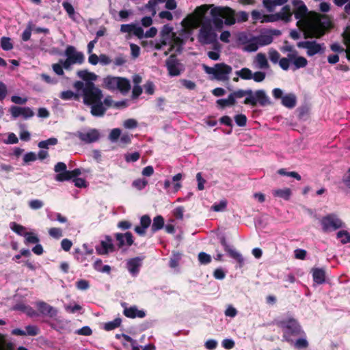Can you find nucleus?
<instances>
[{
	"label": "nucleus",
	"instance_id": "nucleus-58",
	"mask_svg": "<svg viewBox=\"0 0 350 350\" xmlns=\"http://www.w3.org/2000/svg\"><path fill=\"white\" fill-rule=\"evenodd\" d=\"M291 59L287 56V57H282L280 59L278 63L280 68L284 70H288L290 66V62Z\"/></svg>",
	"mask_w": 350,
	"mask_h": 350
},
{
	"label": "nucleus",
	"instance_id": "nucleus-43",
	"mask_svg": "<svg viewBox=\"0 0 350 350\" xmlns=\"http://www.w3.org/2000/svg\"><path fill=\"white\" fill-rule=\"evenodd\" d=\"M260 44H258V40H254V37H252L247 42L246 45V49L248 51L254 52L256 51L258 49V46Z\"/></svg>",
	"mask_w": 350,
	"mask_h": 350
},
{
	"label": "nucleus",
	"instance_id": "nucleus-52",
	"mask_svg": "<svg viewBox=\"0 0 350 350\" xmlns=\"http://www.w3.org/2000/svg\"><path fill=\"white\" fill-rule=\"evenodd\" d=\"M269 57L273 64H276L280 59V54L275 49H271L269 51Z\"/></svg>",
	"mask_w": 350,
	"mask_h": 350
},
{
	"label": "nucleus",
	"instance_id": "nucleus-4",
	"mask_svg": "<svg viewBox=\"0 0 350 350\" xmlns=\"http://www.w3.org/2000/svg\"><path fill=\"white\" fill-rule=\"evenodd\" d=\"M332 23L327 16L317 20L314 23L310 25L308 29L304 33V38H320L331 27Z\"/></svg>",
	"mask_w": 350,
	"mask_h": 350
},
{
	"label": "nucleus",
	"instance_id": "nucleus-63",
	"mask_svg": "<svg viewBox=\"0 0 350 350\" xmlns=\"http://www.w3.org/2000/svg\"><path fill=\"white\" fill-rule=\"evenodd\" d=\"M37 159V155L33 152H29L25 154L23 157V161L25 163H29L31 161H35Z\"/></svg>",
	"mask_w": 350,
	"mask_h": 350
},
{
	"label": "nucleus",
	"instance_id": "nucleus-23",
	"mask_svg": "<svg viewBox=\"0 0 350 350\" xmlns=\"http://www.w3.org/2000/svg\"><path fill=\"white\" fill-rule=\"evenodd\" d=\"M297 3H300V5L294 10V16L296 19H301L307 15L308 9L301 0L293 1L294 5H297Z\"/></svg>",
	"mask_w": 350,
	"mask_h": 350
},
{
	"label": "nucleus",
	"instance_id": "nucleus-34",
	"mask_svg": "<svg viewBox=\"0 0 350 350\" xmlns=\"http://www.w3.org/2000/svg\"><path fill=\"white\" fill-rule=\"evenodd\" d=\"M59 98L64 100H79V96L78 94H76L71 90H66L60 93Z\"/></svg>",
	"mask_w": 350,
	"mask_h": 350
},
{
	"label": "nucleus",
	"instance_id": "nucleus-49",
	"mask_svg": "<svg viewBox=\"0 0 350 350\" xmlns=\"http://www.w3.org/2000/svg\"><path fill=\"white\" fill-rule=\"evenodd\" d=\"M62 6H63L64 9L65 10V11L67 12L69 17L72 18L73 16L75 15V9H74L73 6L72 5V4L68 1H64L62 3Z\"/></svg>",
	"mask_w": 350,
	"mask_h": 350
},
{
	"label": "nucleus",
	"instance_id": "nucleus-11",
	"mask_svg": "<svg viewBox=\"0 0 350 350\" xmlns=\"http://www.w3.org/2000/svg\"><path fill=\"white\" fill-rule=\"evenodd\" d=\"M165 66L170 77H176L180 75L181 69L180 66H181L182 64L180 63L175 54H172L165 60Z\"/></svg>",
	"mask_w": 350,
	"mask_h": 350
},
{
	"label": "nucleus",
	"instance_id": "nucleus-62",
	"mask_svg": "<svg viewBox=\"0 0 350 350\" xmlns=\"http://www.w3.org/2000/svg\"><path fill=\"white\" fill-rule=\"evenodd\" d=\"M26 329V335L34 336L38 334L39 330L36 326L34 325H27L25 327Z\"/></svg>",
	"mask_w": 350,
	"mask_h": 350
},
{
	"label": "nucleus",
	"instance_id": "nucleus-51",
	"mask_svg": "<svg viewBox=\"0 0 350 350\" xmlns=\"http://www.w3.org/2000/svg\"><path fill=\"white\" fill-rule=\"evenodd\" d=\"M198 260L201 264L206 265L211 262V257L205 252H200L198 254Z\"/></svg>",
	"mask_w": 350,
	"mask_h": 350
},
{
	"label": "nucleus",
	"instance_id": "nucleus-30",
	"mask_svg": "<svg viewBox=\"0 0 350 350\" xmlns=\"http://www.w3.org/2000/svg\"><path fill=\"white\" fill-rule=\"evenodd\" d=\"M244 96H246L243 101V104L249 105L252 107L256 106V100L254 98V93L250 89L243 90Z\"/></svg>",
	"mask_w": 350,
	"mask_h": 350
},
{
	"label": "nucleus",
	"instance_id": "nucleus-53",
	"mask_svg": "<svg viewBox=\"0 0 350 350\" xmlns=\"http://www.w3.org/2000/svg\"><path fill=\"white\" fill-rule=\"evenodd\" d=\"M140 158V154L138 152L127 153L124 156L126 162H135Z\"/></svg>",
	"mask_w": 350,
	"mask_h": 350
},
{
	"label": "nucleus",
	"instance_id": "nucleus-18",
	"mask_svg": "<svg viewBox=\"0 0 350 350\" xmlns=\"http://www.w3.org/2000/svg\"><path fill=\"white\" fill-rule=\"evenodd\" d=\"M36 306L39 312L43 315L54 317L57 314V310L55 308L44 301L38 302Z\"/></svg>",
	"mask_w": 350,
	"mask_h": 350
},
{
	"label": "nucleus",
	"instance_id": "nucleus-36",
	"mask_svg": "<svg viewBox=\"0 0 350 350\" xmlns=\"http://www.w3.org/2000/svg\"><path fill=\"white\" fill-rule=\"evenodd\" d=\"M277 14H280V16H281L280 17V20H283L285 21L286 22H288L291 20V17L292 15L291 12L290 6L288 5H284L282 8V11Z\"/></svg>",
	"mask_w": 350,
	"mask_h": 350
},
{
	"label": "nucleus",
	"instance_id": "nucleus-47",
	"mask_svg": "<svg viewBox=\"0 0 350 350\" xmlns=\"http://www.w3.org/2000/svg\"><path fill=\"white\" fill-rule=\"evenodd\" d=\"M147 185L148 181L144 178L136 179L132 183V185L138 190H142L144 189Z\"/></svg>",
	"mask_w": 350,
	"mask_h": 350
},
{
	"label": "nucleus",
	"instance_id": "nucleus-60",
	"mask_svg": "<svg viewBox=\"0 0 350 350\" xmlns=\"http://www.w3.org/2000/svg\"><path fill=\"white\" fill-rule=\"evenodd\" d=\"M151 224V219L148 215H144L140 218V226L147 229Z\"/></svg>",
	"mask_w": 350,
	"mask_h": 350
},
{
	"label": "nucleus",
	"instance_id": "nucleus-19",
	"mask_svg": "<svg viewBox=\"0 0 350 350\" xmlns=\"http://www.w3.org/2000/svg\"><path fill=\"white\" fill-rule=\"evenodd\" d=\"M81 174L79 168H75L73 170H66L60 172L55 176V180L59 182H64L76 178Z\"/></svg>",
	"mask_w": 350,
	"mask_h": 350
},
{
	"label": "nucleus",
	"instance_id": "nucleus-39",
	"mask_svg": "<svg viewBox=\"0 0 350 350\" xmlns=\"http://www.w3.org/2000/svg\"><path fill=\"white\" fill-rule=\"evenodd\" d=\"M122 320L120 318H116L112 321L107 322L105 324L104 328L106 331L113 330L120 326Z\"/></svg>",
	"mask_w": 350,
	"mask_h": 350
},
{
	"label": "nucleus",
	"instance_id": "nucleus-31",
	"mask_svg": "<svg viewBox=\"0 0 350 350\" xmlns=\"http://www.w3.org/2000/svg\"><path fill=\"white\" fill-rule=\"evenodd\" d=\"M216 103H217V106H219L220 108L224 109L226 107L235 105V104L237 103V101H236V100H234L233 97L229 94L228 98L226 99L221 98V99L217 100Z\"/></svg>",
	"mask_w": 350,
	"mask_h": 350
},
{
	"label": "nucleus",
	"instance_id": "nucleus-22",
	"mask_svg": "<svg viewBox=\"0 0 350 350\" xmlns=\"http://www.w3.org/2000/svg\"><path fill=\"white\" fill-rule=\"evenodd\" d=\"M123 314L128 318L135 319L144 318L146 316V313L144 310H139L136 306H131L130 308H125Z\"/></svg>",
	"mask_w": 350,
	"mask_h": 350
},
{
	"label": "nucleus",
	"instance_id": "nucleus-50",
	"mask_svg": "<svg viewBox=\"0 0 350 350\" xmlns=\"http://www.w3.org/2000/svg\"><path fill=\"white\" fill-rule=\"evenodd\" d=\"M236 124L239 126H245L247 124V117L244 114H238L234 116Z\"/></svg>",
	"mask_w": 350,
	"mask_h": 350
},
{
	"label": "nucleus",
	"instance_id": "nucleus-13",
	"mask_svg": "<svg viewBox=\"0 0 350 350\" xmlns=\"http://www.w3.org/2000/svg\"><path fill=\"white\" fill-rule=\"evenodd\" d=\"M76 136L83 142L85 144H90L98 140L100 134L98 130L92 129L87 133L78 131Z\"/></svg>",
	"mask_w": 350,
	"mask_h": 350
},
{
	"label": "nucleus",
	"instance_id": "nucleus-3",
	"mask_svg": "<svg viewBox=\"0 0 350 350\" xmlns=\"http://www.w3.org/2000/svg\"><path fill=\"white\" fill-rule=\"evenodd\" d=\"M203 69L208 75H213V79L219 81L229 80V75L232 71V68L225 63H217L213 67L203 65Z\"/></svg>",
	"mask_w": 350,
	"mask_h": 350
},
{
	"label": "nucleus",
	"instance_id": "nucleus-16",
	"mask_svg": "<svg viewBox=\"0 0 350 350\" xmlns=\"http://www.w3.org/2000/svg\"><path fill=\"white\" fill-rule=\"evenodd\" d=\"M115 250V247L112 243V239L110 236L106 235L105 240L101 241L100 245L96 247V251L99 255H106L109 252H112Z\"/></svg>",
	"mask_w": 350,
	"mask_h": 350
},
{
	"label": "nucleus",
	"instance_id": "nucleus-15",
	"mask_svg": "<svg viewBox=\"0 0 350 350\" xmlns=\"http://www.w3.org/2000/svg\"><path fill=\"white\" fill-rule=\"evenodd\" d=\"M10 112L12 116L14 118L21 116L24 118L27 119L34 116L33 110L28 107H21L14 105L10 107Z\"/></svg>",
	"mask_w": 350,
	"mask_h": 350
},
{
	"label": "nucleus",
	"instance_id": "nucleus-8",
	"mask_svg": "<svg viewBox=\"0 0 350 350\" xmlns=\"http://www.w3.org/2000/svg\"><path fill=\"white\" fill-rule=\"evenodd\" d=\"M322 230L325 232L338 230L343 226V222L334 214H329L321 220Z\"/></svg>",
	"mask_w": 350,
	"mask_h": 350
},
{
	"label": "nucleus",
	"instance_id": "nucleus-41",
	"mask_svg": "<svg viewBox=\"0 0 350 350\" xmlns=\"http://www.w3.org/2000/svg\"><path fill=\"white\" fill-rule=\"evenodd\" d=\"M52 68H53V72L56 75H59V76L64 75V59H59L58 63L53 64L52 65Z\"/></svg>",
	"mask_w": 350,
	"mask_h": 350
},
{
	"label": "nucleus",
	"instance_id": "nucleus-44",
	"mask_svg": "<svg viewBox=\"0 0 350 350\" xmlns=\"http://www.w3.org/2000/svg\"><path fill=\"white\" fill-rule=\"evenodd\" d=\"M31 31H32V24L31 23H29L27 25V27L23 32L21 35V39L24 42H27L30 40L31 36Z\"/></svg>",
	"mask_w": 350,
	"mask_h": 350
},
{
	"label": "nucleus",
	"instance_id": "nucleus-27",
	"mask_svg": "<svg viewBox=\"0 0 350 350\" xmlns=\"http://www.w3.org/2000/svg\"><path fill=\"white\" fill-rule=\"evenodd\" d=\"M77 75L79 78L82 79L85 83L92 82L95 81L97 76L94 72H90L87 70H81L77 72Z\"/></svg>",
	"mask_w": 350,
	"mask_h": 350
},
{
	"label": "nucleus",
	"instance_id": "nucleus-35",
	"mask_svg": "<svg viewBox=\"0 0 350 350\" xmlns=\"http://www.w3.org/2000/svg\"><path fill=\"white\" fill-rule=\"evenodd\" d=\"M235 74L241 79L244 80H250L252 79L253 73L248 68H243L235 72Z\"/></svg>",
	"mask_w": 350,
	"mask_h": 350
},
{
	"label": "nucleus",
	"instance_id": "nucleus-29",
	"mask_svg": "<svg viewBox=\"0 0 350 350\" xmlns=\"http://www.w3.org/2000/svg\"><path fill=\"white\" fill-rule=\"evenodd\" d=\"M164 228V219L161 215H157L153 219V223L151 226V232L155 233L156 232Z\"/></svg>",
	"mask_w": 350,
	"mask_h": 350
},
{
	"label": "nucleus",
	"instance_id": "nucleus-7",
	"mask_svg": "<svg viewBox=\"0 0 350 350\" xmlns=\"http://www.w3.org/2000/svg\"><path fill=\"white\" fill-rule=\"evenodd\" d=\"M198 38L201 43L206 44L216 41L217 34L213 30L210 19L205 20L202 23Z\"/></svg>",
	"mask_w": 350,
	"mask_h": 350
},
{
	"label": "nucleus",
	"instance_id": "nucleus-46",
	"mask_svg": "<svg viewBox=\"0 0 350 350\" xmlns=\"http://www.w3.org/2000/svg\"><path fill=\"white\" fill-rule=\"evenodd\" d=\"M337 238L342 239L341 243L342 244L350 243V234L346 230H340L337 232Z\"/></svg>",
	"mask_w": 350,
	"mask_h": 350
},
{
	"label": "nucleus",
	"instance_id": "nucleus-48",
	"mask_svg": "<svg viewBox=\"0 0 350 350\" xmlns=\"http://www.w3.org/2000/svg\"><path fill=\"white\" fill-rule=\"evenodd\" d=\"M296 349H306L309 346V343L306 338H298L294 344Z\"/></svg>",
	"mask_w": 350,
	"mask_h": 350
},
{
	"label": "nucleus",
	"instance_id": "nucleus-55",
	"mask_svg": "<svg viewBox=\"0 0 350 350\" xmlns=\"http://www.w3.org/2000/svg\"><path fill=\"white\" fill-rule=\"evenodd\" d=\"M280 14H278L277 13L274 14H268V15H264L263 18L262 20V23H270V22H275L278 20H280Z\"/></svg>",
	"mask_w": 350,
	"mask_h": 350
},
{
	"label": "nucleus",
	"instance_id": "nucleus-37",
	"mask_svg": "<svg viewBox=\"0 0 350 350\" xmlns=\"http://www.w3.org/2000/svg\"><path fill=\"white\" fill-rule=\"evenodd\" d=\"M24 237L25 238V243L26 245L29 244V243L35 244V243H38L40 241L38 237L36 234H35L34 233L31 232H26L24 234Z\"/></svg>",
	"mask_w": 350,
	"mask_h": 350
},
{
	"label": "nucleus",
	"instance_id": "nucleus-38",
	"mask_svg": "<svg viewBox=\"0 0 350 350\" xmlns=\"http://www.w3.org/2000/svg\"><path fill=\"white\" fill-rule=\"evenodd\" d=\"M273 195L275 196H278L288 200L291 195V191L288 188H286L284 189H278L274 191Z\"/></svg>",
	"mask_w": 350,
	"mask_h": 350
},
{
	"label": "nucleus",
	"instance_id": "nucleus-20",
	"mask_svg": "<svg viewBox=\"0 0 350 350\" xmlns=\"http://www.w3.org/2000/svg\"><path fill=\"white\" fill-rule=\"evenodd\" d=\"M288 57L291 59L294 68L293 70L304 68L308 64L306 58L302 56H297V51H295L294 53H288Z\"/></svg>",
	"mask_w": 350,
	"mask_h": 350
},
{
	"label": "nucleus",
	"instance_id": "nucleus-64",
	"mask_svg": "<svg viewBox=\"0 0 350 350\" xmlns=\"http://www.w3.org/2000/svg\"><path fill=\"white\" fill-rule=\"evenodd\" d=\"M344 44L348 46H350V29L349 27H346V30L342 33Z\"/></svg>",
	"mask_w": 350,
	"mask_h": 350
},
{
	"label": "nucleus",
	"instance_id": "nucleus-45",
	"mask_svg": "<svg viewBox=\"0 0 350 350\" xmlns=\"http://www.w3.org/2000/svg\"><path fill=\"white\" fill-rule=\"evenodd\" d=\"M11 229L17 234L21 236H24L25 228L20 224H16V222H12L10 224Z\"/></svg>",
	"mask_w": 350,
	"mask_h": 350
},
{
	"label": "nucleus",
	"instance_id": "nucleus-56",
	"mask_svg": "<svg viewBox=\"0 0 350 350\" xmlns=\"http://www.w3.org/2000/svg\"><path fill=\"white\" fill-rule=\"evenodd\" d=\"M49 234L51 237L57 239L63 236L62 230L59 228H50L49 230Z\"/></svg>",
	"mask_w": 350,
	"mask_h": 350
},
{
	"label": "nucleus",
	"instance_id": "nucleus-59",
	"mask_svg": "<svg viewBox=\"0 0 350 350\" xmlns=\"http://www.w3.org/2000/svg\"><path fill=\"white\" fill-rule=\"evenodd\" d=\"M44 206L42 201L36 199L29 202V206L33 210H38Z\"/></svg>",
	"mask_w": 350,
	"mask_h": 350
},
{
	"label": "nucleus",
	"instance_id": "nucleus-42",
	"mask_svg": "<svg viewBox=\"0 0 350 350\" xmlns=\"http://www.w3.org/2000/svg\"><path fill=\"white\" fill-rule=\"evenodd\" d=\"M1 46L4 51H10L13 49V44L11 39L8 37H2L1 38Z\"/></svg>",
	"mask_w": 350,
	"mask_h": 350
},
{
	"label": "nucleus",
	"instance_id": "nucleus-21",
	"mask_svg": "<svg viewBox=\"0 0 350 350\" xmlns=\"http://www.w3.org/2000/svg\"><path fill=\"white\" fill-rule=\"evenodd\" d=\"M254 98L256 100V105L258 103L260 106L265 107L271 105L272 103L263 90H258L254 92Z\"/></svg>",
	"mask_w": 350,
	"mask_h": 350
},
{
	"label": "nucleus",
	"instance_id": "nucleus-26",
	"mask_svg": "<svg viewBox=\"0 0 350 350\" xmlns=\"http://www.w3.org/2000/svg\"><path fill=\"white\" fill-rule=\"evenodd\" d=\"M297 103L296 96L293 94H288L282 97V104L289 109L295 107Z\"/></svg>",
	"mask_w": 350,
	"mask_h": 350
},
{
	"label": "nucleus",
	"instance_id": "nucleus-33",
	"mask_svg": "<svg viewBox=\"0 0 350 350\" xmlns=\"http://www.w3.org/2000/svg\"><path fill=\"white\" fill-rule=\"evenodd\" d=\"M173 27L170 26L169 25H165L162 27V29L160 32L161 38L163 39H166L167 41L170 40L171 35L174 37L176 36V33L173 31Z\"/></svg>",
	"mask_w": 350,
	"mask_h": 350
},
{
	"label": "nucleus",
	"instance_id": "nucleus-14",
	"mask_svg": "<svg viewBox=\"0 0 350 350\" xmlns=\"http://www.w3.org/2000/svg\"><path fill=\"white\" fill-rule=\"evenodd\" d=\"M118 241L117 246L119 249L122 248L124 245L131 246L134 243L133 236L131 232L125 233H116L114 234Z\"/></svg>",
	"mask_w": 350,
	"mask_h": 350
},
{
	"label": "nucleus",
	"instance_id": "nucleus-25",
	"mask_svg": "<svg viewBox=\"0 0 350 350\" xmlns=\"http://www.w3.org/2000/svg\"><path fill=\"white\" fill-rule=\"evenodd\" d=\"M90 105L92 106L91 113L94 116L100 117L104 116L106 112L107 109L103 106V103L101 100L98 103H92Z\"/></svg>",
	"mask_w": 350,
	"mask_h": 350
},
{
	"label": "nucleus",
	"instance_id": "nucleus-5",
	"mask_svg": "<svg viewBox=\"0 0 350 350\" xmlns=\"http://www.w3.org/2000/svg\"><path fill=\"white\" fill-rule=\"evenodd\" d=\"M83 96V102L87 105L100 101L103 96L102 91L93 82L85 83Z\"/></svg>",
	"mask_w": 350,
	"mask_h": 350
},
{
	"label": "nucleus",
	"instance_id": "nucleus-28",
	"mask_svg": "<svg viewBox=\"0 0 350 350\" xmlns=\"http://www.w3.org/2000/svg\"><path fill=\"white\" fill-rule=\"evenodd\" d=\"M254 40H258L260 46H266L270 44L273 42L271 34H269L267 31L261 33L258 36H254Z\"/></svg>",
	"mask_w": 350,
	"mask_h": 350
},
{
	"label": "nucleus",
	"instance_id": "nucleus-10",
	"mask_svg": "<svg viewBox=\"0 0 350 350\" xmlns=\"http://www.w3.org/2000/svg\"><path fill=\"white\" fill-rule=\"evenodd\" d=\"M212 16H219L225 19V24L232 25L236 23L234 18V11L230 8L223 9L215 8L211 10Z\"/></svg>",
	"mask_w": 350,
	"mask_h": 350
},
{
	"label": "nucleus",
	"instance_id": "nucleus-61",
	"mask_svg": "<svg viewBox=\"0 0 350 350\" xmlns=\"http://www.w3.org/2000/svg\"><path fill=\"white\" fill-rule=\"evenodd\" d=\"M76 287L81 291H85L90 288V282L85 280H79L76 282Z\"/></svg>",
	"mask_w": 350,
	"mask_h": 350
},
{
	"label": "nucleus",
	"instance_id": "nucleus-57",
	"mask_svg": "<svg viewBox=\"0 0 350 350\" xmlns=\"http://www.w3.org/2000/svg\"><path fill=\"white\" fill-rule=\"evenodd\" d=\"M227 206V202L226 200H221L219 203H215L211 206V209L215 212H219L224 211Z\"/></svg>",
	"mask_w": 350,
	"mask_h": 350
},
{
	"label": "nucleus",
	"instance_id": "nucleus-12",
	"mask_svg": "<svg viewBox=\"0 0 350 350\" xmlns=\"http://www.w3.org/2000/svg\"><path fill=\"white\" fill-rule=\"evenodd\" d=\"M220 243L224 247V250L229 254V256L239 263L240 267H242L244 265L243 257L240 253L231 248L230 245L227 243L225 237L222 236L220 237Z\"/></svg>",
	"mask_w": 350,
	"mask_h": 350
},
{
	"label": "nucleus",
	"instance_id": "nucleus-24",
	"mask_svg": "<svg viewBox=\"0 0 350 350\" xmlns=\"http://www.w3.org/2000/svg\"><path fill=\"white\" fill-rule=\"evenodd\" d=\"M313 280L318 284H321L325 281V271L321 268H313L312 269Z\"/></svg>",
	"mask_w": 350,
	"mask_h": 350
},
{
	"label": "nucleus",
	"instance_id": "nucleus-6",
	"mask_svg": "<svg viewBox=\"0 0 350 350\" xmlns=\"http://www.w3.org/2000/svg\"><path fill=\"white\" fill-rule=\"evenodd\" d=\"M66 59L64 60V69L71 70V66L73 64H81L83 63L85 57L82 52L77 51L76 48L71 45H68L64 51Z\"/></svg>",
	"mask_w": 350,
	"mask_h": 350
},
{
	"label": "nucleus",
	"instance_id": "nucleus-9",
	"mask_svg": "<svg viewBox=\"0 0 350 350\" xmlns=\"http://www.w3.org/2000/svg\"><path fill=\"white\" fill-rule=\"evenodd\" d=\"M297 46L300 49H307V55L309 57L315 55L316 54H322L325 52L324 44L317 43L316 41H301L297 42Z\"/></svg>",
	"mask_w": 350,
	"mask_h": 350
},
{
	"label": "nucleus",
	"instance_id": "nucleus-32",
	"mask_svg": "<svg viewBox=\"0 0 350 350\" xmlns=\"http://www.w3.org/2000/svg\"><path fill=\"white\" fill-rule=\"evenodd\" d=\"M256 62L258 64V67L260 69H267L269 68L267 59L264 53H258L256 56Z\"/></svg>",
	"mask_w": 350,
	"mask_h": 350
},
{
	"label": "nucleus",
	"instance_id": "nucleus-17",
	"mask_svg": "<svg viewBox=\"0 0 350 350\" xmlns=\"http://www.w3.org/2000/svg\"><path fill=\"white\" fill-rule=\"evenodd\" d=\"M142 258L135 257L127 261L126 268L132 275L135 276L139 273L140 267L142 265Z\"/></svg>",
	"mask_w": 350,
	"mask_h": 350
},
{
	"label": "nucleus",
	"instance_id": "nucleus-40",
	"mask_svg": "<svg viewBox=\"0 0 350 350\" xmlns=\"http://www.w3.org/2000/svg\"><path fill=\"white\" fill-rule=\"evenodd\" d=\"M58 140L55 137H51L46 140L41 141L38 143V147L40 148L48 149L49 146L56 145Z\"/></svg>",
	"mask_w": 350,
	"mask_h": 350
},
{
	"label": "nucleus",
	"instance_id": "nucleus-1",
	"mask_svg": "<svg viewBox=\"0 0 350 350\" xmlns=\"http://www.w3.org/2000/svg\"><path fill=\"white\" fill-rule=\"evenodd\" d=\"M277 325L282 329L283 338L288 342H292V340L290 339L291 336L305 335V332L302 330L298 321L293 317L280 321L277 323Z\"/></svg>",
	"mask_w": 350,
	"mask_h": 350
},
{
	"label": "nucleus",
	"instance_id": "nucleus-2",
	"mask_svg": "<svg viewBox=\"0 0 350 350\" xmlns=\"http://www.w3.org/2000/svg\"><path fill=\"white\" fill-rule=\"evenodd\" d=\"M103 83L105 88L110 91L118 90L123 95L127 94L131 88L130 81L122 77L107 76L104 79Z\"/></svg>",
	"mask_w": 350,
	"mask_h": 350
},
{
	"label": "nucleus",
	"instance_id": "nucleus-54",
	"mask_svg": "<svg viewBox=\"0 0 350 350\" xmlns=\"http://www.w3.org/2000/svg\"><path fill=\"white\" fill-rule=\"evenodd\" d=\"M121 136V130L116 128L111 130L109 133V138L111 142H116Z\"/></svg>",
	"mask_w": 350,
	"mask_h": 350
}]
</instances>
